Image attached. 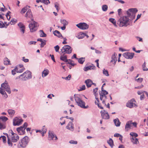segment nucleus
Masks as SVG:
<instances>
[{
    "instance_id": "58836bf2",
    "label": "nucleus",
    "mask_w": 148,
    "mask_h": 148,
    "mask_svg": "<svg viewBox=\"0 0 148 148\" xmlns=\"http://www.w3.org/2000/svg\"><path fill=\"white\" fill-rule=\"evenodd\" d=\"M40 36L41 37H46V34H45L42 30H41L40 31Z\"/></svg>"
},
{
    "instance_id": "49530a36",
    "label": "nucleus",
    "mask_w": 148,
    "mask_h": 148,
    "mask_svg": "<svg viewBox=\"0 0 148 148\" xmlns=\"http://www.w3.org/2000/svg\"><path fill=\"white\" fill-rule=\"evenodd\" d=\"M103 73L104 75L106 76H108L109 75L108 71L106 70H105V69H104L103 70Z\"/></svg>"
},
{
    "instance_id": "9b49d317",
    "label": "nucleus",
    "mask_w": 148,
    "mask_h": 148,
    "mask_svg": "<svg viewBox=\"0 0 148 148\" xmlns=\"http://www.w3.org/2000/svg\"><path fill=\"white\" fill-rule=\"evenodd\" d=\"M23 122V120L21 119L16 117L13 120V125L14 126L19 125L21 124Z\"/></svg>"
},
{
    "instance_id": "4be33fe9",
    "label": "nucleus",
    "mask_w": 148,
    "mask_h": 148,
    "mask_svg": "<svg viewBox=\"0 0 148 148\" xmlns=\"http://www.w3.org/2000/svg\"><path fill=\"white\" fill-rule=\"evenodd\" d=\"M16 130L19 133L21 134V132L23 134H24L25 132V128L24 127H23V126H21L17 128Z\"/></svg>"
},
{
    "instance_id": "69168bd1",
    "label": "nucleus",
    "mask_w": 148,
    "mask_h": 148,
    "mask_svg": "<svg viewBox=\"0 0 148 148\" xmlns=\"http://www.w3.org/2000/svg\"><path fill=\"white\" fill-rule=\"evenodd\" d=\"M6 16L7 17V18L8 19V20H9L10 19V16L9 14L8 13L6 15Z\"/></svg>"
},
{
    "instance_id": "e2e57ef3",
    "label": "nucleus",
    "mask_w": 148,
    "mask_h": 148,
    "mask_svg": "<svg viewBox=\"0 0 148 148\" xmlns=\"http://www.w3.org/2000/svg\"><path fill=\"white\" fill-rule=\"evenodd\" d=\"M36 42L34 41H31L28 43V44L29 45H31L32 44L35 45Z\"/></svg>"
},
{
    "instance_id": "2eb2a0df",
    "label": "nucleus",
    "mask_w": 148,
    "mask_h": 148,
    "mask_svg": "<svg viewBox=\"0 0 148 148\" xmlns=\"http://www.w3.org/2000/svg\"><path fill=\"white\" fill-rule=\"evenodd\" d=\"M123 56L126 58L132 59L134 56V53H125Z\"/></svg>"
},
{
    "instance_id": "09e8293b",
    "label": "nucleus",
    "mask_w": 148,
    "mask_h": 148,
    "mask_svg": "<svg viewBox=\"0 0 148 148\" xmlns=\"http://www.w3.org/2000/svg\"><path fill=\"white\" fill-rule=\"evenodd\" d=\"M86 89V87L85 85H83L80 87V89L79 90V91H81L85 90Z\"/></svg>"
},
{
    "instance_id": "774afa93",
    "label": "nucleus",
    "mask_w": 148,
    "mask_h": 148,
    "mask_svg": "<svg viewBox=\"0 0 148 148\" xmlns=\"http://www.w3.org/2000/svg\"><path fill=\"white\" fill-rule=\"evenodd\" d=\"M27 126V123H24L23 125L22 126L23 127H24L25 128V130Z\"/></svg>"
},
{
    "instance_id": "a18cd8bd",
    "label": "nucleus",
    "mask_w": 148,
    "mask_h": 148,
    "mask_svg": "<svg viewBox=\"0 0 148 148\" xmlns=\"http://www.w3.org/2000/svg\"><path fill=\"white\" fill-rule=\"evenodd\" d=\"M27 7H26L23 8L21 11V13H24L27 10Z\"/></svg>"
},
{
    "instance_id": "c03bdc74",
    "label": "nucleus",
    "mask_w": 148,
    "mask_h": 148,
    "mask_svg": "<svg viewBox=\"0 0 148 148\" xmlns=\"http://www.w3.org/2000/svg\"><path fill=\"white\" fill-rule=\"evenodd\" d=\"M10 60L8 58L6 59L4 61V64L6 65L10 64Z\"/></svg>"
},
{
    "instance_id": "0eeeda50",
    "label": "nucleus",
    "mask_w": 148,
    "mask_h": 148,
    "mask_svg": "<svg viewBox=\"0 0 148 148\" xmlns=\"http://www.w3.org/2000/svg\"><path fill=\"white\" fill-rule=\"evenodd\" d=\"M75 99L77 104L81 107L84 108H86L88 107V106H85V102L82 101L78 96L75 97Z\"/></svg>"
},
{
    "instance_id": "f8f14e48",
    "label": "nucleus",
    "mask_w": 148,
    "mask_h": 148,
    "mask_svg": "<svg viewBox=\"0 0 148 148\" xmlns=\"http://www.w3.org/2000/svg\"><path fill=\"white\" fill-rule=\"evenodd\" d=\"M138 11L136 8H131L127 11V14L128 16H130L131 15H134V17L135 16V14Z\"/></svg>"
},
{
    "instance_id": "39448f33",
    "label": "nucleus",
    "mask_w": 148,
    "mask_h": 148,
    "mask_svg": "<svg viewBox=\"0 0 148 148\" xmlns=\"http://www.w3.org/2000/svg\"><path fill=\"white\" fill-rule=\"evenodd\" d=\"M31 73L29 71H27L19 76L16 77V79H20L22 80H26L32 78Z\"/></svg>"
},
{
    "instance_id": "7c9ffc66",
    "label": "nucleus",
    "mask_w": 148,
    "mask_h": 148,
    "mask_svg": "<svg viewBox=\"0 0 148 148\" xmlns=\"http://www.w3.org/2000/svg\"><path fill=\"white\" fill-rule=\"evenodd\" d=\"M115 125L117 126H119L120 125L121 123L118 119H116L114 120Z\"/></svg>"
},
{
    "instance_id": "423d86ee",
    "label": "nucleus",
    "mask_w": 148,
    "mask_h": 148,
    "mask_svg": "<svg viewBox=\"0 0 148 148\" xmlns=\"http://www.w3.org/2000/svg\"><path fill=\"white\" fill-rule=\"evenodd\" d=\"M108 92L106 90H104L103 88H101V91L99 92L100 96V99L102 101V104L103 105L106 106L105 100L107 99L106 95L108 94Z\"/></svg>"
},
{
    "instance_id": "9d476101",
    "label": "nucleus",
    "mask_w": 148,
    "mask_h": 148,
    "mask_svg": "<svg viewBox=\"0 0 148 148\" xmlns=\"http://www.w3.org/2000/svg\"><path fill=\"white\" fill-rule=\"evenodd\" d=\"M76 26L82 29H86L89 27V25L85 23H80L76 25Z\"/></svg>"
},
{
    "instance_id": "4d7b16f0",
    "label": "nucleus",
    "mask_w": 148,
    "mask_h": 148,
    "mask_svg": "<svg viewBox=\"0 0 148 148\" xmlns=\"http://www.w3.org/2000/svg\"><path fill=\"white\" fill-rule=\"evenodd\" d=\"M42 131V132L43 134L44 133H45L46 132V129L45 128V126H43V127L42 128L41 130Z\"/></svg>"
},
{
    "instance_id": "6ab92c4d",
    "label": "nucleus",
    "mask_w": 148,
    "mask_h": 148,
    "mask_svg": "<svg viewBox=\"0 0 148 148\" xmlns=\"http://www.w3.org/2000/svg\"><path fill=\"white\" fill-rule=\"evenodd\" d=\"M117 61L116 58V56L115 53H114L112 55L111 57V62L112 63V64L115 65L116 62Z\"/></svg>"
},
{
    "instance_id": "c9c22d12",
    "label": "nucleus",
    "mask_w": 148,
    "mask_h": 148,
    "mask_svg": "<svg viewBox=\"0 0 148 148\" xmlns=\"http://www.w3.org/2000/svg\"><path fill=\"white\" fill-rule=\"evenodd\" d=\"M109 21L111 22L115 26H117L116 23V21H115L114 19L112 18H110L109 19Z\"/></svg>"
},
{
    "instance_id": "dca6fc26",
    "label": "nucleus",
    "mask_w": 148,
    "mask_h": 148,
    "mask_svg": "<svg viewBox=\"0 0 148 148\" xmlns=\"http://www.w3.org/2000/svg\"><path fill=\"white\" fill-rule=\"evenodd\" d=\"M67 129L73 131L74 130V128L73 124L71 122H69L66 127Z\"/></svg>"
},
{
    "instance_id": "aec40b11",
    "label": "nucleus",
    "mask_w": 148,
    "mask_h": 148,
    "mask_svg": "<svg viewBox=\"0 0 148 148\" xmlns=\"http://www.w3.org/2000/svg\"><path fill=\"white\" fill-rule=\"evenodd\" d=\"M132 124L131 121H129L127 122L125 125V129L126 131H127L128 130L131 128V125Z\"/></svg>"
},
{
    "instance_id": "052dcab7",
    "label": "nucleus",
    "mask_w": 148,
    "mask_h": 148,
    "mask_svg": "<svg viewBox=\"0 0 148 148\" xmlns=\"http://www.w3.org/2000/svg\"><path fill=\"white\" fill-rule=\"evenodd\" d=\"M17 20L14 18L12 19L11 21V22L12 23V24H14L15 23H17Z\"/></svg>"
},
{
    "instance_id": "e433bc0d",
    "label": "nucleus",
    "mask_w": 148,
    "mask_h": 148,
    "mask_svg": "<svg viewBox=\"0 0 148 148\" xmlns=\"http://www.w3.org/2000/svg\"><path fill=\"white\" fill-rule=\"evenodd\" d=\"M78 62L79 63L82 64L85 61V58H82L78 59Z\"/></svg>"
},
{
    "instance_id": "473e14b6",
    "label": "nucleus",
    "mask_w": 148,
    "mask_h": 148,
    "mask_svg": "<svg viewBox=\"0 0 148 148\" xmlns=\"http://www.w3.org/2000/svg\"><path fill=\"white\" fill-rule=\"evenodd\" d=\"M8 112L9 115L12 116L14 115V114L15 113V111L14 110L12 109L8 110Z\"/></svg>"
},
{
    "instance_id": "3c124183",
    "label": "nucleus",
    "mask_w": 148,
    "mask_h": 148,
    "mask_svg": "<svg viewBox=\"0 0 148 148\" xmlns=\"http://www.w3.org/2000/svg\"><path fill=\"white\" fill-rule=\"evenodd\" d=\"M17 67H16L12 71V74L13 75H14L16 74V72Z\"/></svg>"
},
{
    "instance_id": "72a5a7b5",
    "label": "nucleus",
    "mask_w": 148,
    "mask_h": 148,
    "mask_svg": "<svg viewBox=\"0 0 148 148\" xmlns=\"http://www.w3.org/2000/svg\"><path fill=\"white\" fill-rule=\"evenodd\" d=\"M134 104V103L132 102H129L127 103L126 106L130 108H132L133 107Z\"/></svg>"
},
{
    "instance_id": "a211bd4d",
    "label": "nucleus",
    "mask_w": 148,
    "mask_h": 148,
    "mask_svg": "<svg viewBox=\"0 0 148 148\" xmlns=\"http://www.w3.org/2000/svg\"><path fill=\"white\" fill-rule=\"evenodd\" d=\"M85 82L86 84V86L88 88L90 87L92 84V81L90 79H88L85 80Z\"/></svg>"
},
{
    "instance_id": "4468645a",
    "label": "nucleus",
    "mask_w": 148,
    "mask_h": 148,
    "mask_svg": "<svg viewBox=\"0 0 148 148\" xmlns=\"http://www.w3.org/2000/svg\"><path fill=\"white\" fill-rule=\"evenodd\" d=\"M101 113L102 118L106 119H109V115L107 112L105 110H103L101 111Z\"/></svg>"
},
{
    "instance_id": "bb28decb",
    "label": "nucleus",
    "mask_w": 148,
    "mask_h": 148,
    "mask_svg": "<svg viewBox=\"0 0 148 148\" xmlns=\"http://www.w3.org/2000/svg\"><path fill=\"white\" fill-rule=\"evenodd\" d=\"M131 140L132 142L134 144H137L139 143V141L137 138L135 137H132L131 138Z\"/></svg>"
},
{
    "instance_id": "a878e982",
    "label": "nucleus",
    "mask_w": 148,
    "mask_h": 148,
    "mask_svg": "<svg viewBox=\"0 0 148 148\" xmlns=\"http://www.w3.org/2000/svg\"><path fill=\"white\" fill-rule=\"evenodd\" d=\"M5 128V123L1 122V121H0V129L2 130Z\"/></svg>"
},
{
    "instance_id": "c85d7f7f",
    "label": "nucleus",
    "mask_w": 148,
    "mask_h": 148,
    "mask_svg": "<svg viewBox=\"0 0 148 148\" xmlns=\"http://www.w3.org/2000/svg\"><path fill=\"white\" fill-rule=\"evenodd\" d=\"M49 71L47 69H45L42 72V76L45 77L49 74Z\"/></svg>"
},
{
    "instance_id": "1a4fd4ad",
    "label": "nucleus",
    "mask_w": 148,
    "mask_h": 148,
    "mask_svg": "<svg viewBox=\"0 0 148 148\" xmlns=\"http://www.w3.org/2000/svg\"><path fill=\"white\" fill-rule=\"evenodd\" d=\"M62 53L69 54L71 53L72 49L68 45H64L61 49Z\"/></svg>"
},
{
    "instance_id": "2f4dec72",
    "label": "nucleus",
    "mask_w": 148,
    "mask_h": 148,
    "mask_svg": "<svg viewBox=\"0 0 148 148\" xmlns=\"http://www.w3.org/2000/svg\"><path fill=\"white\" fill-rule=\"evenodd\" d=\"M8 119V118L5 116H2L0 117V121H1V122L5 123Z\"/></svg>"
},
{
    "instance_id": "603ef678",
    "label": "nucleus",
    "mask_w": 148,
    "mask_h": 148,
    "mask_svg": "<svg viewBox=\"0 0 148 148\" xmlns=\"http://www.w3.org/2000/svg\"><path fill=\"white\" fill-rule=\"evenodd\" d=\"M130 135L133 137V136H135V137H137L138 136V135L137 134L134 133V132H131L130 134Z\"/></svg>"
},
{
    "instance_id": "20e7f679",
    "label": "nucleus",
    "mask_w": 148,
    "mask_h": 148,
    "mask_svg": "<svg viewBox=\"0 0 148 148\" xmlns=\"http://www.w3.org/2000/svg\"><path fill=\"white\" fill-rule=\"evenodd\" d=\"M5 90L9 94H10L11 92L9 86L6 81L1 84V88H0V93L1 94L3 95L5 93Z\"/></svg>"
},
{
    "instance_id": "ddd939ff",
    "label": "nucleus",
    "mask_w": 148,
    "mask_h": 148,
    "mask_svg": "<svg viewBox=\"0 0 148 148\" xmlns=\"http://www.w3.org/2000/svg\"><path fill=\"white\" fill-rule=\"evenodd\" d=\"M49 138L50 139V140H51L54 141L57 140L58 139L56 134L50 131L49 132Z\"/></svg>"
},
{
    "instance_id": "864d4df0",
    "label": "nucleus",
    "mask_w": 148,
    "mask_h": 148,
    "mask_svg": "<svg viewBox=\"0 0 148 148\" xmlns=\"http://www.w3.org/2000/svg\"><path fill=\"white\" fill-rule=\"evenodd\" d=\"M42 2L46 4H48L50 3V2L49 0H42Z\"/></svg>"
},
{
    "instance_id": "4c0bfd02",
    "label": "nucleus",
    "mask_w": 148,
    "mask_h": 148,
    "mask_svg": "<svg viewBox=\"0 0 148 148\" xmlns=\"http://www.w3.org/2000/svg\"><path fill=\"white\" fill-rule=\"evenodd\" d=\"M108 8V6L106 5H103L102 6V10L103 11H106Z\"/></svg>"
},
{
    "instance_id": "6e6552de",
    "label": "nucleus",
    "mask_w": 148,
    "mask_h": 148,
    "mask_svg": "<svg viewBox=\"0 0 148 148\" xmlns=\"http://www.w3.org/2000/svg\"><path fill=\"white\" fill-rule=\"evenodd\" d=\"M29 26L30 32H33L36 31L38 25L37 23L33 21L32 22L29 24Z\"/></svg>"
},
{
    "instance_id": "8fccbe9b",
    "label": "nucleus",
    "mask_w": 148,
    "mask_h": 148,
    "mask_svg": "<svg viewBox=\"0 0 148 148\" xmlns=\"http://www.w3.org/2000/svg\"><path fill=\"white\" fill-rule=\"evenodd\" d=\"M46 44V41L44 40L42 42H41L40 44V47H43Z\"/></svg>"
},
{
    "instance_id": "f3484780",
    "label": "nucleus",
    "mask_w": 148,
    "mask_h": 148,
    "mask_svg": "<svg viewBox=\"0 0 148 148\" xmlns=\"http://www.w3.org/2000/svg\"><path fill=\"white\" fill-rule=\"evenodd\" d=\"M25 16L27 18H30L32 21L33 20L32 15V14L31 12L30 9L28 10L25 15Z\"/></svg>"
},
{
    "instance_id": "680f3d73",
    "label": "nucleus",
    "mask_w": 148,
    "mask_h": 148,
    "mask_svg": "<svg viewBox=\"0 0 148 148\" xmlns=\"http://www.w3.org/2000/svg\"><path fill=\"white\" fill-rule=\"evenodd\" d=\"M22 59L25 62H29V60L28 59H25L24 57H23Z\"/></svg>"
},
{
    "instance_id": "7ed1b4c3",
    "label": "nucleus",
    "mask_w": 148,
    "mask_h": 148,
    "mask_svg": "<svg viewBox=\"0 0 148 148\" xmlns=\"http://www.w3.org/2000/svg\"><path fill=\"white\" fill-rule=\"evenodd\" d=\"M29 141V138L27 136H25L19 141L17 145L18 148H25L27 145Z\"/></svg>"
},
{
    "instance_id": "79ce46f5",
    "label": "nucleus",
    "mask_w": 148,
    "mask_h": 148,
    "mask_svg": "<svg viewBox=\"0 0 148 148\" xmlns=\"http://www.w3.org/2000/svg\"><path fill=\"white\" fill-rule=\"evenodd\" d=\"M24 70L25 69L24 68H23L21 69H19V68H17L16 72L17 73H21L23 72Z\"/></svg>"
},
{
    "instance_id": "a19ab883",
    "label": "nucleus",
    "mask_w": 148,
    "mask_h": 148,
    "mask_svg": "<svg viewBox=\"0 0 148 148\" xmlns=\"http://www.w3.org/2000/svg\"><path fill=\"white\" fill-rule=\"evenodd\" d=\"M55 7L56 8L57 12H58L60 10V8H59V4L57 2H56L54 3Z\"/></svg>"
},
{
    "instance_id": "b1692460",
    "label": "nucleus",
    "mask_w": 148,
    "mask_h": 148,
    "mask_svg": "<svg viewBox=\"0 0 148 148\" xmlns=\"http://www.w3.org/2000/svg\"><path fill=\"white\" fill-rule=\"evenodd\" d=\"M53 34L57 36L59 38H63V37L62 36L61 34L60 33V32L59 31L57 30L53 32Z\"/></svg>"
},
{
    "instance_id": "412c9836",
    "label": "nucleus",
    "mask_w": 148,
    "mask_h": 148,
    "mask_svg": "<svg viewBox=\"0 0 148 148\" xmlns=\"http://www.w3.org/2000/svg\"><path fill=\"white\" fill-rule=\"evenodd\" d=\"M96 100L95 101V104L97 105L99 108L101 109H103V108L102 106V105L99 103V101L98 98L95 97Z\"/></svg>"
},
{
    "instance_id": "ea45409f",
    "label": "nucleus",
    "mask_w": 148,
    "mask_h": 148,
    "mask_svg": "<svg viewBox=\"0 0 148 148\" xmlns=\"http://www.w3.org/2000/svg\"><path fill=\"white\" fill-rule=\"evenodd\" d=\"M66 62H67L68 64H70L73 66L75 65V64L73 62V61L71 60H68V61H67Z\"/></svg>"
},
{
    "instance_id": "13d9d810",
    "label": "nucleus",
    "mask_w": 148,
    "mask_h": 148,
    "mask_svg": "<svg viewBox=\"0 0 148 148\" xmlns=\"http://www.w3.org/2000/svg\"><path fill=\"white\" fill-rule=\"evenodd\" d=\"M18 25L20 28L25 27L24 25L21 23H19Z\"/></svg>"
},
{
    "instance_id": "c756f323",
    "label": "nucleus",
    "mask_w": 148,
    "mask_h": 148,
    "mask_svg": "<svg viewBox=\"0 0 148 148\" xmlns=\"http://www.w3.org/2000/svg\"><path fill=\"white\" fill-rule=\"evenodd\" d=\"M107 143L112 148L113 147L114 145V143L113 140L111 138H110L109 140L107 141Z\"/></svg>"
},
{
    "instance_id": "338daca9",
    "label": "nucleus",
    "mask_w": 148,
    "mask_h": 148,
    "mask_svg": "<svg viewBox=\"0 0 148 148\" xmlns=\"http://www.w3.org/2000/svg\"><path fill=\"white\" fill-rule=\"evenodd\" d=\"M50 56L51 57L52 60L54 61V62H55V60L54 59L53 55H51V54H50Z\"/></svg>"
},
{
    "instance_id": "393cba45",
    "label": "nucleus",
    "mask_w": 148,
    "mask_h": 148,
    "mask_svg": "<svg viewBox=\"0 0 148 148\" xmlns=\"http://www.w3.org/2000/svg\"><path fill=\"white\" fill-rule=\"evenodd\" d=\"M95 67L94 66H89L84 67V70L85 71H86L89 70L93 69H95Z\"/></svg>"
},
{
    "instance_id": "bf43d9fd",
    "label": "nucleus",
    "mask_w": 148,
    "mask_h": 148,
    "mask_svg": "<svg viewBox=\"0 0 148 148\" xmlns=\"http://www.w3.org/2000/svg\"><path fill=\"white\" fill-rule=\"evenodd\" d=\"M69 143L71 144H77V142L76 141L73 140H70Z\"/></svg>"
},
{
    "instance_id": "37998d69",
    "label": "nucleus",
    "mask_w": 148,
    "mask_h": 148,
    "mask_svg": "<svg viewBox=\"0 0 148 148\" xmlns=\"http://www.w3.org/2000/svg\"><path fill=\"white\" fill-rule=\"evenodd\" d=\"M146 65V63L144 62L142 65L143 70L144 71H147L148 70V68L147 69L146 67H145Z\"/></svg>"
},
{
    "instance_id": "f257e3e1",
    "label": "nucleus",
    "mask_w": 148,
    "mask_h": 148,
    "mask_svg": "<svg viewBox=\"0 0 148 148\" xmlns=\"http://www.w3.org/2000/svg\"><path fill=\"white\" fill-rule=\"evenodd\" d=\"M9 136L5 133V134L7 137V143L9 146L12 147L13 145L12 142L16 143L19 139V136L16 134L14 133L12 130H10L8 132Z\"/></svg>"
},
{
    "instance_id": "de8ad7c7",
    "label": "nucleus",
    "mask_w": 148,
    "mask_h": 148,
    "mask_svg": "<svg viewBox=\"0 0 148 148\" xmlns=\"http://www.w3.org/2000/svg\"><path fill=\"white\" fill-rule=\"evenodd\" d=\"M1 138L3 141L4 143H6V137L4 136H1Z\"/></svg>"
},
{
    "instance_id": "6e6d98bb",
    "label": "nucleus",
    "mask_w": 148,
    "mask_h": 148,
    "mask_svg": "<svg viewBox=\"0 0 148 148\" xmlns=\"http://www.w3.org/2000/svg\"><path fill=\"white\" fill-rule=\"evenodd\" d=\"M136 80L139 83H141L143 80V79L142 78H139Z\"/></svg>"
},
{
    "instance_id": "5fc2aeb1",
    "label": "nucleus",
    "mask_w": 148,
    "mask_h": 148,
    "mask_svg": "<svg viewBox=\"0 0 148 148\" xmlns=\"http://www.w3.org/2000/svg\"><path fill=\"white\" fill-rule=\"evenodd\" d=\"M54 49L55 51L56 52H58L59 51V50L60 49V47L58 45H56L54 47Z\"/></svg>"
},
{
    "instance_id": "f03ea898",
    "label": "nucleus",
    "mask_w": 148,
    "mask_h": 148,
    "mask_svg": "<svg viewBox=\"0 0 148 148\" xmlns=\"http://www.w3.org/2000/svg\"><path fill=\"white\" fill-rule=\"evenodd\" d=\"M129 20V19L127 16H123L119 18L118 21V23H119L120 27H127L130 25Z\"/></svg>"
},
{
    "instance_id": "f704fd0d",
    "label": "nucleus",
    "mask_w": 148,
    "mask_h": 148,
    "mask_svg": "<svg viewBox=\"0 0 148 148\" xmlns=\"http://www.w3.org/2000/svg\"><path fill=\"white\" fill-rule=\"evenodd\" d=\"M61 23L63 25L66 26L68 23V22L64 19H61L60 20Z\"/></svg>"
},
{
    "instance_id": "5701e85b",
    "label": "nucleus",
    "mask_w": 148,
    "mask_h": 148,
    "mask_svg": "<svg viewBox=\"0 0 148 148\" xmlns=\"http://www.w3.org/2000/svg\"><path fill=\"white\" fill-rule=\"evenodd\" d=\"M85 36V33L80 32L76 36V37H77L79 39H81L83 38Z\"/></svg>"
},
{
    "instance_id": "0e129e2a",
    "label": "nucleus",
    "mask_w": 148,
    "mask_h": 148,
    "mask_svg": "<svg viewBox=\"0 0 148 148\" xmlns=\"http://www.w3.org/2000/svg\"><path fill=\"white\" fill-rule=\"evenodd\" d=\"M25 27L20 28L21 31L22 32L23 34L24 33L25 31Z\"/></svg>"
},
{
    "instance_id": "cd10ccee",
    "label": "nucleus",
    "mask_w": 148,
    "mask_h": 148,
    "mask_svg": "<svg viewBox=\"0 0 148 148\" xmlns=\"http://www.w3.org/2000/svg\"><path fill=\"white\" fill-rule=\"evenodd\" d=\"M61 55L60 57V58L61 60L66 62L68 61V60L67 59V56H66L62 55V53H61Z\"/></svg>"
}]
</instances>
